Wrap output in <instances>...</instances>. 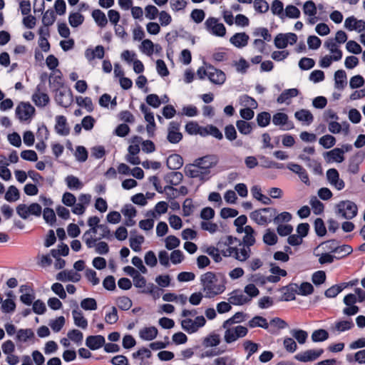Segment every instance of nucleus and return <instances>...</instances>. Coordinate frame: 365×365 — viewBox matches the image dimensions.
<instances>
[{
  "label": "nucleus",
  "mask_w": 365,
  "mask_h": 365,
  "mask_svg": "<svg viewBox=\"0 0 365 365\" xmlns=\"http://www.w3.org/2000/svg\"><path fill=\"white\" fill-rule=\"evenodd\" d=\"M217 275L212 272H207L200 277L201 284L203 285V290L206 291L205 297L212 298L217 294H222L225 290L224 284L213 285V279Z\"/></svg>",
  "instance_id": "nucleus-1"
},
{
  "label": "nucleus",
  "mask_w": 365,
  "mask_h": 365,
  "mask_svg": "<svg viewBox=\"0 0 365 365\" xmlns=\"http://www.w3.org/2000/svg\"><path fill=\"white\" fill-rule=\"evenodd\" d=\"M337 212L346 220H351L356 216L358 208L356 205L350 200L340 201L337 205Z\"/></svg>",
  "instance_id": "nucleus-2"
},
{
  "label": "nucleus",
  "mask_w": 365,
  "mask_h": 365,
  "mask_svg": "<svg viewBox=\"0 0 365 365\" xmlns=\"http://www.w3.org/2000/svg\"><path fill=\"white\" fill-rule=\"evenodd\" d=\"M36 114L35 108L29 102H21L16 108V115L20 121L31 119Z\"/></svg>",
  "instance_id": "nucleus-3"
},
{
  "label": "nucleus",
  "mask_w": 365,
  "mask_h": 365,
  "mask_svg": "<svg viewBox=\"0 0 365 365\" xmlns=\"http://www.w3.org/2000/svg\"><path fill=\"white\" fill-rule=\"evenodd\" d=\"M207 30L210 31L213 35L219 37H223L226 34V28L222 23H219L217 19L209 17L205 22Z\"/></svg>",
  "instance_id": "nucleus-4"
},
{
  "label": "nucleus",
  "mask_w": 365,
  "mask_h": 365,
  "mask_svg": "<svg viewBox=\"0 0 365 365\" xmlns=\"http://www.w3.org/2000/svg\"><path fill=\"white\" fill-rule=\"evenodd\" d=\"M49 136V131L46 125L43 123L41 125H38L36 132V137L39 142L36 144V148L41 153L45 152L46 148V144L44 140H47Z\"/></svg>",
  "instance_id": "nucleus-5"
},
{
  "label": "nucleus",
  "mask_w": 365,
  "mask_h": 365,
  "mask_svg": "<svg viewBox=\"0 0 365 365\" xmlns=\"http://www.w3.org/2000/svg\"><path fill=\"white\" fill-rule=\"evenodd\" d=\"M56 93L55 101L56 103L62 107L67 108L69 106L73 101V93L70 88H68V94L66 96V91L65 90L53 91Z\"/></svg>",
  "instance_id": "nucleus-6"
},
{
  "label": "nucleus",
  "mask_w": 365,
  "mask_h": 365,
  "mask_svg": "<svg viewBox=\"0 0 365 365\" xmlns=\"http://www.w3.org/2000/svg\"><path fill=\"white\" fill-rule=\"evenodd\" d=\"M365 158V152L359 150L349 160L348 172L351 174H357L359 171V165Z\"/></svg>",
  "instance_id": "nucleus-7"
},
{
  "label": "nucleus",
  "mask_w": 365,
  "mask_h": 365,
  "mask_svg": "<svg viewBox=\"0 0 365 365\" xmlns=\"http://www.w3.org/2000/svg\"><path fill=\"white\" fill-rule=\"evenodd\" d=\"M297 287L298 284L297 283L290 282L289 284L279 288V291L283 292V294L279 300L284 302L295 300Z\"/></svg>",
  "instance_id": "nucleus-8"
},
{
  "label": "nucleus",
  "mask_w": 365,
  "mask_h": 365,
  "mask_svg": "<svg viewBox=\"0 0 365 365\" xmlns=\"http://www.w3.org/2000/svg\"><path fill=\"white\" fill-rule=\"evenodd\" d=\"M41 85L38 84L31 97L34 104L39 108L46 106L50 102L48 95L46 93H41Z\"/></svg>",
  "instance_id": "nucleus-9"
},
{
  "label": "nucleus",
  "mask_w": 365,
  "mask_h": 365,
  "mask_svg": "<svg viewBox=\"0 0 365 365\" xmlns=\"http://www.w3.org/2000/svg\"><path fill=\"white\" fill-rule=\"evenodd\" d=\"M323 156L327 163L336 162L338 163H342L345 158L344 155V150L339 148H335L329 151L324 152Z\"/></svg>",
  "instance_id": "nucleus-10"
},
{
  "label": "nucleus",
  "mask_w": 365,
  "mask_h": 365,
  "mask_svg": "<svg viewBox=\"0 0 365 365\" xmlns=\"http://www.w3.org/2000/svg\"><path fill=\"white\" fill-rule=\"evenodd\" d=\"M105 337L102 335H89L86 339V346L91 350L95 351L105 345Z\"/></svg>",
  "instance_id": "nucleus-11"
},
{
  "label": "nucleus",
  "mask_w": 365,
  "mask_h": 365,
  "mask_svg": "<svg viewBox=\"0 0 365 365\" xmlns=\"http://www.w3.org/2000/svg\"><path fill=\"white\" fill-rule=\"evenodd\" d=\"M272 123L275 125L286 126L284 130H291L294 128V123L292 121L289 120L288 115L282 112H277L274 114L272 118Z\"/></svg>",
  "instance_id": "nucleus-12"
},
{
  "label": "nucleus",
  "mask_w": 365,
  "mask_h": 365,
  "mask_svg": "<svg viewBox=\"0 0 365 365\" xmlns=\"http://www.w3.org/2000/svg\"><path fill=\"white\" fill-rule=\"evenodd\" d=\"M56 132L63 136H66L70 133V127L67 123V119L64 115H56Z\"/></svg>",
  "instance_id": "nucleus-13"
},
{
  "label": "nucleus",
  "mask_w": 365,
  "mask_h": 365,
  "mask_svg": "<svg viewBox=\"0 0 365 365\" xmlns=\"http://www.w3.org/2000/svg\"><path fill=\"white\" fill-rule=\"evenodd\" d=\"M81 276L78 272L71 270H63L58 272L56 279L61 282H72L74 283L78 282L81 280Z\"/></svg>",
  "instance_id": "nucleus-14"
},
{
  "label": "nucleus",
  "mask_w": 365,
  "mask_h": 365,
  "mask_svg": "<svg viewBox=\"0 0 365 365\" xmlns=\"http://www.w3.org/2000/svg\"><path fill=\"white\" fill-rule=\"evenodd\" d=\"M183 165L182 157L177 153L170 155L166 160V166L169 170H177Z\"/></svg>",
  "instance_id": "nucleus-15"
},
{
  "label": "nucleus",
  "mask_w": 365,
  "mask_h": 365,
  "mask_svg": "<svg viewBox=\"0 0 365 365\" xmlns=\"http://www.w3.org/2000/svg\"><path fill=\"white\" fill-rule=\"evenodd\" d=\"M250 39L245 32L235 33L230 38V42L237 48H242L247 45Z\"/></svg>",
  "instance_id": "nucleus-16"
},
{
  "label": "nucleus",
  "mask_w": 365,
  "mask_h": 365,
  "mask_svg": "<svg viewBox=\"0 0 365 365\" xmlns=\"http://www.w3.org/2000/svg\"><path fill=\"white\" fill-rule=\"evenodd\" d=\"M158 334V330L155 327H145L140 330L139 336L145 341H152L155 339Z\"/></svg>",
  "instance_id": "nucleus-17"
},
{
  "label": "nucleus",
  "mask_w": 365,
  "mask_h": 365,
  "mask_svg": "<svg viewBox=\"0 0 365 365\" xmlns=\"http://www.w3.org/2000/svg\"><path fill=\"white\" fill-rule=\"evenodd\" d=\"M347 84V77L345 71L339 69L334 73V86L337 89H344Z\"/></svg>",
  "instance_id": "nucleus-18"
},
{
  "label": "nucleus",
  "mask_w": 365,
  "mask_h": 365,
  "mask_svg": "<svg viewBox=\"0 0 365 365\" xmlns=\"http://www.w3.org/2000/svg\"><path fill=\"white\" fill-rule=\"evenodd\" d=\"M221 342L220 336L215 332H211L207 336H205L202 342L204 347H215L218 346Z\"/></svg>",
  "instance_id": "nucleus-19"
},
{
  "label": "nucleus",
  "mask_w": 365,
  "mask_h": 365,
  "mask_svg": "<svg viewBox=\"0 0 365 365\" xmlns=\"http://www.w3.org/2000/svg\"><path fill=\"white\" fill-rule=\"evenodd\" d=\"M294 358L296 360L303 363L314 361L317 359L314 354V349H308L304 351L298 353L294 356Z\"/></svg>",
  "instance_id": "nucleus-20"
},
{
  "label": "nucleus",
  "mask_w": 365,
  "mask_h": 365,
  "mask_svg": "<svg viewBox=\"0 0 365 365\" xmlns=\"http://www.w3.org/2000/svg\"><path fill=\"white\" fill-rule=\"evenodd\" d=\"M251 192L253 197L260 201L264 205H270L272 201V200L262 193L261 187L259 185H254L251 188Z\"/></svg>",
  "instance_id": "nucleus-21"
},
{
  "label": "nucleus",
  "mask_w": 365,
  "mask_h": 365,
  "mask_svg": "<svg viewBox=\"0 0 365 365\" xmlns=\"http://www.w3.org/2000/svg\"><path fill=\"white\" fill-rule=\"evenodd\" d=\"M72 314L73 317L74 324L76 327L85 329L88 327V321L83 317V312L81 310L73 309Z\"/></svg>",
  "instance_id": "nucleus-22"
},
{
  "label": "nucleus",
  "mask_w": 365,
  "mask_h": 365,
  "mask_svg": "<svg viewBox=\"0 0 365 365\" xmlns=\"http://www.w3.org/2000/svg\"><path fill=\"white\" fill-rule=\"evenodd\" d=\"M236 126L239 132L242 135L250 134L255 125L253 122H247L244 120H237L236 121Z\"/></svg>",
  "instance_id": "nucleus-23"
},
{
  "label": "nucleus",
  "mask_w": 365,
  "mask_h": 365,
  "mask_svg": "<svg viewBox=\"0 0 365 365\" xmlns=\"http://www.w3.org/2000/svg\"><path fill=\"white\" fill-rule=\"evenodd\" d=\"M294 117L299 121L305 122L307 125L311 124L314 120L312 113L309 110L306 109H301L298 111H296L294 113Z\"/></svg>",
  "instance_id": "nucleus-24"
},
{
  "label": "nucleus",
  "mask_w": 365,
  "mask_h": 365,
  "mask_svg": "<svg viewBox=\"0 0 365 365\" xmlns=\"http://www.w3.org/2000/svg\"><path fill=\"white\" fill-rule=\"evenodd\" d=\"M149 181L153 183L155 190L158 193L162 194V193H163L164 192H166V191H172V192L178 191L177 188H175V187L170 186V185H165L163 188L162 186L160 185V183L158 178L157 176H155V175L150 176L149 178Z\"/></svg>",
  "instance_id": "nucleus-25"
},
{
  "label": "nucleus",
  "mask_w": 365,
  "mask_h": 365,
  "mask_svg": "<svg viewBox=\"0 0 365 365\" xmlns=\"http://www.w3.org/2000/svg\"><path fill=\"white\" fill-rule=\"evenodd\" d=\"M34 338V333L31 329H20L17 331L16 340L20 342H26Z\"/></svg>",
  "instance_id": "nucleus-26"
},
{
  "label": "nucleus",
  "mask_w": 365,
  "mask_h": 365,
  "mask_svg": "<svg viewBox=\"0 0 365 365\" xmlns=\"http://www.w3.org/2000/svg\"><path fill=\"white\" fill-rule=\"evenodd\" d=\"M67 187L71 190H80L83 187V184L80 179L74 175H68L65 178Z\"/></svg>",
  "instance_id": "nucleus-27"
},
{
  "label": "nucleus",
  "mask_w": 365,
  "mask_h": 365,
  "mask_svg": "<svg viewBox=\"0 0 365 365\" xmlns=\"http://www.w3.org/2000/svg\"><path fill=\"white\" fill-rule=\"evenodd\" d=\"M92 17L96 24L101 28L105 27L108 24L106 16L101 9H94L92 11Z\"/></svg>",
  "instance_id": "nucleus-28"
},
{
  "label": "nucleus",
  "mask_w": 365,
  "mask_h": 365,
  "mask_svg": "<svg viewBox=\"0 0 365 365\" xmlns=\"http://www.w3.org/2000/svg\"><path fill=\"white\" fill-rule=\"evenodd\" d=\"M206 76L208 77L210 82L217 85L224 83L226 80L225 73L222 71H217V73L210 71Z\"/></svg>",
  "instance_id": "nucleus-29"
},
{
  "label": "nucleus",
  "mask_w": 365,
  "mask_h": 365,
  "mask_svg": "<svg viewBox=\"0 0 365 365\" xmlns=\"http://www.w3.org/2000/svg\"><path fill=\"white\" fill-rule=\"evenodd\" d=\"M248 326L250 328L261 327L267 329L269 328V323L264 317L255 316L248 322Z\"/></svg>",
  "instance_id": "nucleus-30"
},
{
  "label": "nucleus",
  "mask_w": 365,
  "mask_h": 365,
  "mask_svg": "<svg viewBox=\"0 0 365 365\" xmlns=\"http://www.w3.org/2000/svg\"><path fill=\"white\" fill-rule=\"evenodd\" d=\"M299 93V91L297 88L286 89L277 97V102L283 103L287 99L297 96Z\"/></svg>",
  "instance_id": "nucleus-31"
},
{
  "label": "nucleus",
  "mask_w": 365,
  "mask_h": 365,
  "mask_svg": "<svg viewBox=\"0 0 365 365\" xmlns=\"http://www.w3.org/2000/svg\"><path fill=\"white\" fill-rule=\"evenodd\" d=\"M84 16L80 12H71L68 16V23L73 28L81 26L84 21Z\"/></svg>",
  "instance_id": "nucleus-32"
},
{
  "label": "nucleus",
  "mask_w": 365,
  "mask_h": 365,
  "mask_svg": "<svg viewBox=\"0 0 365 365\" xmlns=\"http://www.w3.org/2000/svg\"><path fill=\"white\" fill-rule=\"evenodd\" d=\"M20 198V192L15 185H10L5 193L4 199L9 202H16Z\"/></svg>",
  "instance_id": "nucleus-33"
},
{
  "label": "nucleus",
  "mask_w": 365,
  "mask_h": 365,
  "mask_svg": "<svg viewBox=\"0 0 365 365\" xmlns=\"http://www.w3.org/2000/svg\"><path fill=\"white\" fill-rule=\"evenodd\" d=\"M314 292V286L309 282H303L298 285L297 289V294L302 296H308Z\"/></svg>",
  "instance_id": "nucleus-34"
},
{
  "label": "nucleus",
  "mask_w": 365,
  "mask_h": 365,
  "mask_svg": "<svg viewBox=\"0 0 365 365\" xmlns=\"http://www.w3.org/2000/svg\"><path fill=\"white\" fill-rule=\"evenodd\" d=\"M314 228L317 237H322L327 234V230L324 220L317 217L314 221Z\"/></svg>",
  "instance_id": "nucleus-35"
},
{
  "label": "nucleus",
  "mask_w": 365,
  "mask_h": 365,
  "mask_svg": "<svg viewBox=\"0 0 365 365\" xmlns=\"http://www.w3.org/2000/svg\"><path fill=\"white\" fill-rule=\"evenodd\" d=\"M329 332L324 329L314 330L311 336L313 342H322L329 339Z\"/></svg>",
  "instance_id": "nucleus-36"
},
{
  "label": "nucleus",
  "mask_w": 365,
  "mask_h": 365,
  "mask_svg": "<svg viewBox=\"0 0 365 365\" xmlns=\"http://www.w3.org/2000/svg\"><path fill=\"white\" fill-rule=\"evenodd\" d=\"M6 158L4 155H0V164H3V166H0V178L5 180L8 181L11 179V173L10 170L7 168L9 163L6 162H4Z\"/></svg>",
  "instance_id": "nucleus-37"
},
{
  "label": "nucleus",
  "mask_w": 365,
  "mask_h": 365,
  "mask_svg": "<svg viewBox=\"0 0 365 365\" xmlns=\"http://www.w3.org/2000/svg\"><path fill=\"white\" fill-rule=\"evenodd\" d=\"M246 316H247V314H245L242 312H237L232 317L225 320L223 322L222 327L223 329H227V328H228L229 326H230L235 323L241 322L242 321H243L244 318Z\"/></svg>",
  "instance_id": "nucleus-38"
},
{
  "label": "nucleus",
  "mask_w": 365,
  "mask_h": 365,
  "mask_svg": "<svg viewBox=\"0 0 365 365\" xmlns=\"http://www.w3.org/2000/svg\"><path fill=\"white\" fill-rule=\"evenodd\" d=\"M290 334L299 344H305L308 338L307 331L301 329H292L290 331Z\"/></svg>",
  "instance_id": "nucleus-39"
},
{
  "label": "nucleus",
  "mask_w": 365,
  "mask_h": 365,
  "mask_svg": "<svg viewBox=\"0 0 365 365\" xmlns=\"http://www.w3.org/2000/svg\"><path fill=\"white\" fill-rule=\"evenodd\" d=\"M278 237L274 230L270 228L266 230L263 235V242L269 246H273L277 243Z\"/></svg>",
  "instance_id": "nucleus-40"
},
{
  "label": "nucleus",
  "mask_w": 365,
  "mask_h": 365,
  "mask_svg": "<svg viewBox=\"0 0 365 365\" xmlns=\"http://www.w3.org/2000/svg\"><path fill=\"white\" fill-rule=\"evenodd\" d=\"M271 11L273 15L278 16L281 19H283L284 14L283 2L280 0H273L271 5Z\"/></svg>",
  "instance_id": "nucleus-41"
},
{
  "label": "nucleus",
  "mask_w": 365,
  "mask_h": 365,
  "mask_svg": "<svg viewBox=\"0 0 365 365\" xmlns=\"http://www.w3.org/2000/svg\"><path fill=\"white\" fill-rule=\"evenodd\" d=\"M219 161H212L210 162V165H205V167L202 168V171H199L198 178L201 181V182H204L210 179V177L207 176L210 173V169L215 167Z\"/></svg>",
  "instance_id": "nucleus-42"
},
{
  "label": "nucleus",
  "mask_w": 365,
  "mask_h": 365,
  "mask_svg": "<svg viewBox=\"0 0 365 365\" xmlns=\"http://www.w3.org/2000/svg\"><path fill=\"white\" fill-rule=\"evenodd\" d=\"M354 327V324L351 319L341 320L336 322L335 327L332 329L339 332H343L351 329Z\"/></svg>",
  "instance_id": "nucleus-43"
},
{
  "label": "nucleus",
  "mask_w": 365,
  "mask_h": 365,
  "mask_svg": "<svg viewBox=\"0 0 365 365\" xmlns=\"http://www.w3.org/2000/svg\"><path fill=\"white\" fill-rule=\"evenodd\" d=\"M76 101L78 106L85 108L89 113L92 112L94 109L92 99L90 97L83 98L82 96H77Z\"/></svg>",
  "instance_id": "nucleus-44"
},
{
  "label": "nucleus",
  "mask_w": 365,
  "mask_h": 365,
  "mask_svg": "<svg viewBox=\"0 0 365 365\" xmlns=\"http://www.w3.org/2000/svg\"><path fill=\"white\" fill-rule=\"evenodd\" d=\"M250 218L259 225H267L272 221L271 218L260 215V210H255L250 215Z\"/></svg>",
  "instance_id": "nucleus-45"
},
{
  "label": "nucleus",
  "mask_w": 365,
  "mask_h": 365,
  "mask_svg": "<svg viewBox=\"0 0 365 365\" xmlns=\"http://www.w3.org/2000/svg\"><path fill=\"white\" fill-rule=\"evenodd\" d=\"M207 160H210V162L212 161H219V158L217 155L211 154V155H207L200 158H198L196 159L193 163H190L192 165V167H197L199 169L202 170V168L205 167L203 165V162L207 161Z\"/></svg>",
  "instance_id": "nucleus-46"
},
{
  "label": "nucleus",
  "mask_w": 365,
  "mask_h": 365,
  "mask_svg": "<svg viewBox=\"0 0 365 365\" xmlns=\"http://www.w3.org/2000/svg\"><path fill=\"white\" fill-rule=\"evenodd\" d=\"M256 120L258 126L264 128L270 123L271 115L267 111L260 112L257 114Z\"/></svg>",
  "instance_id": "nucleus-47"
},
{
  "label": "nucleus",
  "mask_w": 365,
  "mask_h": 365,
  "mask_svg": "<svg viewBox=\"0 0 365 365\" xmlns=\"http://www.w3.org/2000/svg\"><path fill=\"white\" fill-rule=\"evenodd\" d=\"M300 16L301 12L299 9L294 5L289 4L285 8L283 19L285 17L289 19H298L300 17Z\"/></svg>",
  "instance_id": "nucleus-48"
},
{
  "label": "nucleus",
  "mask_w": 365,
  "mask_h": 365,
  "mask_svg": "<svg viewBox=\"0 0 365 365\" xmlns=\"http://www.w3.org/2000/svg\"><path fill=\"white\" fill-rule=\"evenodd\" d=\"M81 307L86 311L96 310L98 308L97 302L94 298H85L81 302Z\"/></svg>",
  "instance_id": "nucleus-49"
},
{
  "label": "nucleus",
  "mask_w": 365,
  "mask_h": 365,
  "mask_svg": "<svg viewBox=\"0 0 365 365\" xmlns=\"http://www.w3.org/2000/svg\"><path fill=\"white\" fill-rule=\"evenodd\" d=\"M145 238L143 235H137L130 237V247L134 252H140L141 250V245L143 243Z\"/></svg>",
  "instance_id": "nucleus-50"
},
{
  "label": "nucleus",
  "mask_w": 365,
  "mask_h": 365,
  "mask_svg": "<svg viewBox=\"0 0 365 365\" xmlns=\"http://www.w3.org/2000/svg\"><path fill=\"white\" fill-rule=\"evenodd\" d=\"M59 75H56L54 77L49 79V85L53 88V91H57L61 88L64 87V83L62 81V73L60 70H56Z\"/></svg>",
  "instance_id": "nucleus-51"
},
{
  "label": "nucleus",
  "mask_w": 365,
  "mask_h": 365,
  "mask_svg": "<svg viewBox=\"0 0 365 365\" xmlns=\"http://www.w3.org/2000/svg\"><path fill=\"white\" fill-rule=\"evenodd\" d=\"M319 143L324 148L329 149L336 144V138L331 135L327 134L319 138Z\"/></svg>",
  "instance_id": "nucleus-52"
},
{
  "label": "nucleus",
  "mask_w": 365,
  "mask_h": 365,
  "mask_svg": "<svg viewBox=\"0 0 365 365\" xmlns=\"http://www.w3.org/2000/svg\"><path fill=\"white\" fill-rule=\"evenodd\" d=\"M16 304L14 299H6L2 301L1 310L6 314L12 313L15 311Z\"/></svg>",
  "instance_id": "nucleus-53"
},
{
  "label": "nucleus",
  "mask_w": 365,
  "mask_h": 365,
  "mask_svg": "<svg viewBox=\"0 0 365 365\" xmlns=\"http://www.w3.org/2000/svg\"><path fill=\"white\" fill-rule=\"evenodd\" d=\"M58 250H56V249L51 250L50 253L53 257H56L60 255H61L63 257H66L68 255L69 247L66 244L61 242L60 245H58Z\"/></svg>",
  "instance_id": "nucleus-54"
},
{
  "label": "nucleus",
  "mask_w": 365,
  "mask_h": 365,
  "mask_svg": "<svg viewBox=\"0 0 365 365\" xmlns=\"http://www.w3.org/2000/svg\"><path fill=\"white\" fill-rule=\"evenodd\" d=\"M309 202L315 215H319L323 213L324 205L316 196H312Z\"/></svg>",
  "instance_id": "nucleus-55"
},
{
  "label": "nucleus",
  "mask_w": 365,
  "mask_h": 365,
  "mask_svg": "<svg viewBox=\"0 0 365 365\" xmlns=\"http://www.w3.org/2000/svg\"><path fill=\"white\" fill-rule=\"evenodd\" d=\"M327 275L324 271L319 270L313 273L312 282L316 286L319 287L326 282Z\"/></svg>",
  "instance_id": "nucleus-56"
},
{
  "label": "nucleus",
  "mask_w": 365,
  "mask_h": 365,
  "mask_svg": "<svg viewBox=\"0 0 365 365\" xmlns=\"http://www.w3.org/2000/svg\"><path fill=\"white\" fill-rule=\"evenodd\" d=\"M243 346L245 350L248 352L247 356V359H248L252 354L258 351L260 344L250 340H247L243 343Z\"/></svg>",
  "instance_id": "nucleus-57"
},
{
  "label": "nucleus",
  "mask_w": 365,
  "mask_h": 365,
  "mask_svg": "<svg viewBox=\"0 0 365 365\" xmlns=\"http://www.w3.org/2000/svg\"><path fill=\"white\" fill-rule=\"evenodd\" d=\"M274 46L278 49H284L288 46V38L285 34H278L274 38Z\"/></svg>",
  "instance_id": "nucleus-58"
},
{
  "label": "nucleus",
  "mask_w": 365,
  "mask_h": 365,
  "mask_svg": "<svg viewBox=\"0 0 365 365\" xmlns=\"http://www.w3.org/2000/svg\"><path fill=\"white\" fill-rule=\"evenodd\" d=\"M154 46L153 42L150 39L146 38L143 40L140 49L146 55L151 56L154 52Z\"/></svg>",
  "instance_id": "nucleus-59"
},
{
  "label": "nucleus",
  "mask_w": 365,
  "mask_h": 365,
  "mask_svg": "<svg viewBox=\"0 0 365 365\" xmlns=\"http://www.w3.org/2000/svg\"><path fill=\"white\" fill-rule=\"evenodd\" d=\"M67 336L70 340L75 342L78 345L82 344L83 334L80 330L73 329L68 332Z\"/></svg>",
  "instance_id": "nucleus-60"
},
{
  "label": "nucleus",
  "mask_w": 365,
  "mask_h": 365,
  "mask_svg": "<svg viewBox=\"0 0 365 365\" xmlns=\"http://www.w3.org/2000/svg\"><path fill=\"white\" fill-rule=\"evenodd\" d=\"M43 217L45 222L51 225H53L56 222V216L55 212L51 207L44 208Z\"/></svg>",
  "instance_id": "nucleus-61"
},
{
  "label": "nucleus",
  "mask_w": 365,
  "mask_h": 365,
  "mask_svg": "<svg viewBox=\"0 0 365 365\" xmlns=\"http://www.w3.org/2000/svg\"><path fill=\"white\" fill-rule=\"evenodd\" d=\"M116 304L119 309L123 311H127L132 307V300L126 296L119 297L116 299Z\"/></svg>",
  "instance_id": "nucleus-62"
},
{
  "label": "nucleus",
  "mask_w": 365,
  "mask_h": 365,
  "mask_svg": "<svg viewBox=\"0 0 365 365\" xmlns=\"http://www.w3.org/2000/svg\"><path fill=\"white\" fill-rule=\"evenodd\" d=\"M303 12L309 16H314L317 14V6L312 0L304 2L303 5Z\"/></svg>",
  "instance_id": "nucleus-63"
},
{
  "label": "nucleus",
  "mask_w": 365,
  "mask_h": 365,
  "mask_svg": "<svg viewBox=\"0 0 365 365\" xmlns=\"http://www.w3.org/2000/svg\"><path fill=\"white\" fill-rule=\"evenodd\" d=\"M55 13L51 9H48L42 17V24L45 27L51 26L56 21Z\"/></svg>",
  "instance_id": "nucleus-64"
}]
</instances>
